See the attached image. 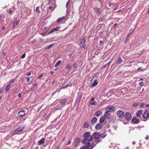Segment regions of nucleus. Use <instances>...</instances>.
I'll list each match as a JSON object with an SVG mask.
<instances>
[{"label":"nucleus","instance_id":"27","mask_svg":"<svg viewBox=\"0 0 149 149\" xmlns=\"http://www.w3.org/2000/svg\"><path fill=\"white\" fill-rule=\"evenodd\" d=\"M99 74V72H97L95 74L94 76L91 79L92 80L95 77L96 78H97Z\"/></svg>","mask_w":149,"mask_h":149},{"label":"nucleus","instance_id":"39","mask_svg":"<svg viewBox=\"0 0 149 149\" xmlns=\"http://www.w3.org/2000/svg\"><path fill=\"white\" fill-rule=\"evenodd\" d=\"M70 0H69L67 2L66 4V7L67 8L68 6V5H69V4L70 3Z\"/></svg>","mask_w":149,"mask_h":149},{"label":"nucleus","instance_id":"46","mask_svg":"<svg viewBox=\"0 0 149 149\" xmlns=\"http://www.w3.org/2000/svg\"><path fill=\"white\" fill-rule=\"evenodd\" d=\"M47 115H46V114L44 116L43 118L45 119V120L47 118Z\"/></svg>","mask_w":149,"mask_h":149},{"label":"nucleus","instance_id":"5","mask_svg":"<svg viewBox=\"0 0 149 149\" xmlns=\"http://www.w3.org/2000/svg\"><path fill=\"white\" fill-rule=\"evenodd\" d=\"M115 108L114 107L111 106L107 107L106 108L105 110L106 111H107L109 112H112L115 110Z\"/></svg>","mask_w":149,"mask_h":149},{"label":"nucleus","instance_id":"6","mask_svg":"<svg viewBox=\"0 0 149 149\" xmlns=\"http://www.w3.org/2000/svg\"><path fill=\"white\" fill-rule=\"evenodd\" d=\"M85 39L84 38H82L80 41V46L83 48H84L86 47V44H85Z\"/></svg>","mask_w":149,"mask_h":149},{"label":"nucleus","instance_id":"3","mask_svg":"<svg viewBox=\"0 0 149 149\" xmlns=\"http://www.w3.org/2000/svg\"><path fill=\"white\" fill-rule=\"evenodd\" d=\"M83 95V93L82 92H80L78 94L77 99L76 100V109H77L79 105L80 100L82 97Z\"/></svg>","mask_w":149,"mask_h":149},{"label":"nucleus","instance_id":"42","mask_svg":"<svg viewBox=\"0 0 149 149\" xmlns=\"http://www.w3.org/2000/svg\"><path fill=\"white\" fill-rule=\"evenodd\" d=\"M26 56V54L25 53L24 54L21 56V58H24Z\"/></svg>","mask_w":149,"mask_h":149},{"label":"nucleus","instance_id":"40","mask_svg":"<svg viewBox=\"0 0 149 149\" xmlns=\"http://www.w3.org/2000/svg\"><path fill=\"white\" fill-rule=\"evenodd\" d=\"M61 21H62V19L61 18H60L57 19L56 22H59Z\"/></svg>","mask_w":149,"mask_h":149},{"label":"nucleus","instance_id":"44","mask_svg":"<svg viewBox=\"0 0 149 149\" xmlns=\"http://www.w3.org/2000/svg\"><path fill=\"white\" fill-rule=\"evenodd\" d=\"M31 74V72H29L27 73V74H26V76H30Z\"/></svg>","mask_w":149,"mask_h":149},{"label":"nucleus","instance_id":"47","mask_svg":"<svg viewBox=\"0 0 149 149\" xmlns=\"http://www.w3.org/2000/svg\"><path fill=\"white\" fill-rule=\"evenodd\" d=\"M143 70V69L141 67H139L137 69V70L138 71H141Z\"/></svg>","mask_w":149,"mask_h":149},{"label":"nucleus","instance_id":"18","mask_svg":"<svg viewBox=\"0 0 149 149\" xmlns=\"http://www.w3.org/2000/svg\"><path fill=\"white\" fill-rule=\"evenodd\" d=\"M132 120L133 122L136 123H138L139 122V120L136 118H133Z\"/></svg>","mask_w":149,"mask_h":149},{"label":"nucleus","instance_id":"7","mask_svg":"<svg viewBox=\"0 0 149 149\" xmlns=\"http://www.w3.org/2000/svg\"><path fill=\"white\" fill-rule=\"evenodd\" d=\"M117 114L118 117L121 119L123 118L124 116V114L122 110L118 111L117 113Z\"/></svg>","mask_w":149,"mask_h":149},{"label":"nucleus","instance_id":"59","mask_svg":"<svg viewBox=\"0 0 149 149\" xmlns=\"http://www.w3.org/2000/svg\"><path fill=\"white\" fill-rule=\"evenodd\" d=\"M71 143V141H69L68 143V145H69Z\"/></svg>","mask_w":149,"mask_h":149},{"label":"nucleus","instance_id":"63","mask_svg":"<svg viewBox=\"0 0 149 149\" xmlns=\"http://www.w3.org/2000/svg\"><path fill=\"white\" fill-rule=\"evenodd\" d=\"M145 139L146 140H148V136H147V137H145Z\"/></svg>","mask_w":149,"mask_h":149},{"label":"nucleus","instance_id":"1","mask_svg":"<svg viewBox=\"0 0 149 149\" xmlns=\"http://www.w3.org/2000/svg\"><path fill=\"white\" fill-rule=\"evenodd\" d=\"M83 136L84 139L81 140L82 143L85 145H90L91 143L89 141H92L93 139V137L90 135V133L89 132H86L83 134Z\"/></svg>","mask_w":149,"mask_h":149},{"label":"nucleus","instance_id":"36","mask_svg":"<svg viewBox=\"0 0 149 149\" xmlns=\"http://www.w3.org/2000/svg\"><path fill=\"white\" fill-rule=\"evenodd\" d=\"M39 7H37L36 8V11L37 12H38V13H40V10L39 9Z\"/></svg>","mask_w":149,"mask_h":149},{"label":"nucleus","instance_id":"22","mask_svg":"<svg viewBox=\"0 0 149 149\" xmlns=\"http://www.w3.org/2000/svg\"><path fill=\"white\" fill-rule=\"evenodd\" d=\"M133 31L134 30L132 29H131L130 30L129 33L128 34L126 39H127L130 36V35L133 32Z\"/></svg>","mask_w":149,"mask_h":149},{"label":"nucleus","instance_id":"53","mask_svg":"<svg viewBox=\"0 0 149 149\" xmlns=\"http://www.w3.org/2000/svg\"><path fill=\"white\" fill-rule=\"evenodd\" d=\"M3 90L2 89L0 88V94H1L3 91Z\"/></svg>","mask_w":149,"mask_h":149},{"label":"nucleus","instance_id":"30","mask_svg":"<svg viewBox=\"0 0 149 149\" xmlns=\"http://www.w3.org/2000/svg\"><path fill=\"white\" fill-rule=\"evenodd\" d=\"M95 146V145H94V143L92 142L91 143V146H89L90 149H92L93 147H94Z\"/></svg>","mask_w":149,"mask_h":149},{"label":"nucleus","instance_id":"34","mask_svg":"<svg viewBox=\"0 0 149 149\" xmlns=\"http://www.w3.org/2000/svg\"><path fill=\"white\" fill-rule=\"evenodd\" d=\"M59 29V27H57L55 28H53V30H54V31H58V29Z\"/></svg>","mask_w":149,"mask_h":149},{"label":"nucleus","instance_id":"43","mask_svg":"<svg viewBox=\"0 0 149 149\" xmlns=\"http://www.w3.org/2000/svg\"><path fill=\"white\" fill-rule=\"evenodd\" d=\"M144 84V82L143 81L139 83V85L141 86H143Z\"/></svg>","mask_w":149,"mask_h":149},{"label":"nucleus","instance_id":"26","mask_svg":"<svg viewBox=\"0 0 149 149\" xmlns=\"http://www.w3.org/2000/svg\"><path fill=\"white\" fill-rule=\"evenodd\" d=\"M97 118L96 117H94L92 118L91 120V123L93 124L97 121Z\"/></svg>","mask_w":149,"mask_h":149},{"label":"nucleus","instance_id":"28","mask_svg":"<svg viewBox=\"0 0 149 149\" xmlns=\"http://www.w3.org/2000/svg\"><path fill=\"white\" fill-rule=\"evenodd\" d=\"M11 84H10V83H9L8 84L6 88V92H7L8 91V90H9L10 87L11 86Z\"/></svg>","mask_w":149,"mask_h":149},{"label":"nucleus","instance_id":"64","mask_svg":"<svg viewBox=\"0 0 149 149\" xmlns=\"http://www.w3.org/2000/svg\"><path fill=\"white\" fill-rule=\"evenodd\" d=\"M117 23L115 24H114V25L113 27H116V26L117 25Z\"/></svg>","mask_w":149,"mask_h":149},{"label":"nucleus","instance_id":"9","mask_svg":"<svg viewBox=\"0 0 149 149\" xmlns=\"http://www.w3.org/2000/svg\"><path fill=\"white\" fill-rule=\"evenodd\" d=\"M25 114L26 111L24 110H21L19 112L18 115L19 117H22L25 116Z\"/></svg>","mask_w":149,"mask_h":149},{"label":"nucleus","instance_id":"19","mask_svg":"<svg viewBox=\"0 0 149 149\" xmlns=\"http://www.w3.org/2000/svg\"><path fill=\"white\" fill-rule=\"evenodd\" d=\"M123 62V61L122 60V58L120 56L118 58L117 60V61L116 62V64H119Z\"/></svg>","mask_w":149,"mask_h":149},{"label":"nucleus","instance_id":"31","mask_svg":"<svg viewBox=\"0 0 149 149\" xmlns=\"http://www.w3.org/2000/svg\"><path fill=\"white\" fill-rule=\"evenodd\" d=\"M61 61H57V63L55 65V67H56L61 63Z\"/></svg>","mask_w":149,"mask_h":149},{"label":"nucleus","instance_id":"29","mask_svg":"<svg viewBox=\"0 0 149 149\" xmlns=\"http://www.w3.org/2000/svg\"><path fill=\"white\" fill-rule=\"evenodd\" d=\"M66 68L69 70H71L72 68V67L71 65H70L69 64H67L66 65Z\"/></svg>","mask_w":149,"mask_h":149},{"label":"nucleus","instance_id":"8","mask_svg":"<svg viewBox=\"0 0 149 149\" xmlns=\"http://www.w3.org/2000/svg\"><path fill=\"white\" fill-rule=\"evenodd\" d=\"M124 117L127 120L129 121L131 118V114L130 112H127L125 114Z\"/></svg>","mask_w":149,"mask_h":149},{"label":"nucleus","instance_id":"37","mask_svg":"<svg viewBox=\"0 0 149 149\" xmlns=\"http://www.w3.org/2000/svg\"><path fill=\"white\" fill-rule=\"evenodd\" d=\"M132 105L134 107H136L139 104L137 103H133Z\"/></svg>","mask_w":149,"mask_h":149},{"label":"nucleus","instance_id":"25","mask_svg":"<svg viewBox=\"0 0 149 149\" xmlns=\"http://www.w3.org/2000/svg\"><path fill=\"white\" fill-rule=\"evenodd\" d=\"M111 61H110V62H109L108 63H107L105 65L103 66V68H108L109 67V65H110V64H111Z\"/></svg>","mask_w":149,"mask_h":149},{"label":"nucleus","instance_id":"15","mask_svg":"<svg viewBox=\"0 0 149 149\" xmlns=\"http://www.w3.org/2000/svg\"><path fill=\"white\" fill-rule=\"evenodd\" d=\"M91 83V86L93 87H94L96 86L98 84V82L97 81L96 79H95L93 81V82Z\"/></svg>","mask_w":149,"mask_h":149},{"label":"nucleus","instance_id":"55","mask_svg":"<svg viewBox=\"0 0 149 149\" xmlns=\"http://www.w3.org/2000/svg\"><path fill=\"white\" fill-rule=\"evenodd\" d=\"M97 14H99L100 13V10H98L97 11Z\"/></svg>","mask_w":149,"mask_h":149},{"label":"nucleus","instance_id":"48","mask_svg":"<svg viewBox=\"0 0 149 149\" xmlns=\"http://www.w3.org/2000/svg\"><path fill=\"white\" fill-rule=\"evenodd\" d=\"M73 67L74 68H77V64L75 63H74L73 64Z\"/></svg>","mask_w":149,"mask_h":149},{"label":"nucleus","instance_id":"56","mask_svg":"<svg viewBox=\"0 0 149 149\" xmlns=\"http://www.w3.org/2000/svg\"><path fill=\"white\" fill-rule=\"evenodd\" d=\"M49 9L51 10L53 8V7L52 6H50L48 8Z\"/></svg>","mask_w":149,"mask_h":149},{"label":"nucleus","instance_id":"32","mask_svg":"<svg viewBox=\"0 0 149 149\" xmlns=\"http://www.w3.org/2000/svg\"><path fill=\"white\" fill-rule=\"evenodd\" d=\"M80 142V139L78 138L76 139L75 140V142L77 143Z\"/></svg>","mask_w":149,"mask_h":149},{"label":"nucleus","instance_id":"14","mask_svg":"<svg viewBox=\"0 0 149 149\" xmlns=\"http://www.w3.org/2000/svg\"><path fill=\"white\" fill-rule=\"evenodd\" d=\"M101 123H97L95 126V128L96 129L100 130L102 127V126Z\"/></svg>","mask_w":149,"mask_h":149},{"label":"nucleus","instance_id":"38","mask_svg":"<svg viewBox=\"0 0 149 149\" xmlns=\"http://www.w3.org/2000/svg\"><path fill=\"white\" fill-rule=\"evenodd\" d=\"M144 104H143V103H141L140 106V107L141 108H143Z\"/></svg>","mask_w":149,"mask_h":149},{"label":"nucleus","instance_id":"62","mask_svg":"<svg viewBox=\"0 0 149 149\" xmlns=\"http://www.w3.org/2000/svg\"><path fill=\"white\" fill-rule=\"evenodd\" d=\"M21 96V94L20 93L18 95V96L19 97H20Z\"/></svg>","mask_w":149,"mask_h":149},{"label":"nucleus","instance_id":"10","mask_svg":"<svg viewBox=\"0 0 149 149\" xmlns=\"http://www.w3.org/2000/svg\"><path fill=\"white\" fill-rule=\"evenodd\" d=\"M143 117L144 119H146L149 117V114L148 110H146L143 113Z\"/></svg>","mask_w":149,"mask_h":149},{"label":"nucleus","instance_id":"45","mask_svg":"<svg viewBox=\"0 0 149 149\" xmlns=\"http://www.w3.org/2000/svg\"><path fill=\"white\" fill-rule=\"evenodd\" d=\"M44 74H42L40 75L38 77V79H40L41 77Z\"/></svg>","mask_w":149,"mask_h":149},{"label":"nucleus","instance_id":"57","mask_svg":"<svg viewBox=\"0 0 149 149\" xmlns=\"http://www.w3.org/2000/svg\"><path fill=\"white\" fill-rule=\"evenodd\" d=\"M61 107H58L57 109V110H61Z\"/></svg>","mask_w":149,"mask_h":149},{"label":"nucleus","instance_id":"35","mask_svg":"<svg viewBox=\"0 0 149 149\" xmlns=\"http://www.w3.org/2000/svg\"><path fill=\"white\" fill-rule=\"evenodd\" d=\"M105 19V17L104 16L102 17L100 19V21L101 22H103Z\"/></svg>","mask_w":149,"mask_h":149},{"label":"nucleus","instance_id":"41","mask_svg":"<svg viewBox=\"0 0 149 149\" xmlns=\"http://www.w3.org/2000/svg\"><path fill=\"white\" fill-rule=\"evenodd\" d=\"M69 86V85L68 84H67L66 86H65V87H62L61 88V89H64V88H66V87H67L68 86Z\"/></svg>","mask_w":149,"mask_h":149},{"label":"nucleus","instance_id":"13","mask_svg":"<svg viewBox=\"0 0 149 149\" xmlns=\"http://www.w3.org/2000/svg\"><path fill=\"white\" fill-rule=\"evenodd\" d=\"M89 126V124L88 123V121H86L84 123V125L83 126V128H86L88 127Z\"/></svg>","mask_w":149,"mask_h":149},{"label":"nucleus","instance_id":"60","mask_svg":"<svg viewBox=\"0 0 149 149\" xmlns=\"http://www.w3.org/2000/svg\"><path fill=\"white\" fill-rule=\"evenodd\" d=\"M118 7H115V8H114L113 9V10H117L118 8Z\"/></svg>","mask_w":149,"mask_h":149},{"label":"nucleus","instance_id":"21","mask_svg":"<svg viewBox=\"0 0 149 149\" xmlns=\"http://www.w3.org/2000/svg\"><path fill=\"white\" fill-rule=\"evenodd\" d=\"M105 118L104 117V116H102L100 119V120H99L100 123H103L104 122V121L105 120Z\"/></svg>","mask_w":149,"mask_h":149},{"label":"nucleus","instance_id":"58","mask_svg":"<svg viewBox=\"0 0 149 149\" xmlns=\"http://www.w3.org/2000/svg\"><path fill=\"white\" fill-rule=\"evenodd\" d=\"M3 55L4 56H5L6 55V53L5 52H3Z\"/></svg>","mask_w":149,"mask_h":149},{"label":"nucleus","instance_id":"24","mask_svg":"<svg viewBox=\"0 0 149 149\" xmlns=\"http://www.w3.org/2000/svg\"><path fill=\"white\" fill-rule=\"evenodd\" d=\"M102 113L101 111H99L96 113L95 116H99Z\"/></svg>","mask_w":149,"mask_h":149},{"label":"nucleus","instance_id":"20","mask_svg":"<svg viewBox=\"0 0 149 149\" xmlns=\"http://www.w3.org/2000/svg\"><path fill=\"white\" fill-rule=\"evenodd\" d=\"M19 23V22L17 21H15L13 23V29H15L16 27V26Z\"/></svg>","mask_w":149,"mask_h":149},{"label":"nucleus","instance_id":"17","mask_svg":"<svg viewBox=\"0 0 149 149\" xmlns=\"http://www.w3.org/2000/svg\"><path fill=\"white\" fill-rule=\"evenodd\" d=\"M136 116L138 118H139L142 114V110L139 111L136 113Z\"/></svg>","mask_w":149,"mask_h":149},{"label":"nucleus","instance_id":"23","mask_svg":"<svg viewBox=\"0 0 149 149\" xmlns=\"http://www.w3.org/2000/svg\"><path fill=\"white\" fill-rule=\"evenodd\" d=\"M67 101V99L66 98H65L64 99H63L61 100L60 101V103L61 105L63 104L64 103L66 102Z\"/></svg>","mask_w":149,"mask_h":149},{"label":"nucleus","instance_id":"52","mask_svg":"<svg viewBox=\"0 0 149 149\" xmlns=\"http://www.w3.org/2000/svg\"><path fill=\"white\" fill-rule=\"evenodd\" d=\"M30 80L29 77H28L26 81L28 82H29L30 81Z\"/></svg>","mask_w":149,"mask_h":149},{"label":"nucleus","instance_id":"2","mask_svg":"<svg viewBox=\"0 0 149 149\" xmlns=\"http://www.w3.org/2000/svg\"><path fill=\"white\" fill-rule=\"evenodd\" d=\"M107 134H101L99 132H94L92 136L95 139V141L97 143L100 142L102 141V139L105 138Z\"/></svg>","mask_w":149,"mask_h":149},{"label":"nucleus","instance_id":"33","mask_svg":"<svg viewBox=\"0 0 149 149\" xmlns=\"http://www.w3.org/2000/svg\"><path fill=\"white\" fill-rule=\"evenodd\" d=\"M53 45V44H52L50 45L49 46L45 48V49H49L51 48V47H52Z\"/></svg>","mask_w":149,"mask_h":149},{"label":"nucleus","instance_id":"49","mask_svg":"<svg viewBox=\"0 0 149 149\" xmlns=\"http://www.w3.org/2000/svg\"><path fill=\"white\" fill-rule=\"evenodd\" d=\"M14 80H15L14 79H13L11 80H10V84H11L14 81Z\"/></svg>","mask_w":149,"mask_h":149},{"label":"nucleus","instance_id":"54","mask_svg":"<svg viewBox=\"0 0 149 149\" xmlns=\"http://www.w3.org/2000/svg\"><path fill=\"white\" fill-rule=\"evenodd\" d=\"M100 44H102L103 43V42L102 40H100L99 42Z\"/></svg>","mask_w":149,"mask_h":149},{"label":"nucleus","instance_id":"11","mask_svg":"<svg viewBox=\"0 0 149 149\" xmlns=\"http://www.w3.org/2000/svg\"><path fill=\"white\" fill-rule=\"evenodd\" d=\"M95 98L94 97H92L91 98V102H90V104L91 105H96L97 102H96L94 100Z\"/></svg>","mask_w":149,"mask_h":149},{"label":"nucleus","instance_id":"16","mask_svg":"<svg viewBox=\"0 0 149 149\" xmlns=\"http://www.w3.org/2000/svg\"><path fill=\"white\" fill-rule=\"evenodd\" d=\"M45 141V139L44 138H42L40 140L38 141V144L39 145H41L42 144H43L44 143Z\"/></svg>","mask_w":149,"mask_h":149},{"label":"nucleus","instance_id":"61","mask_svg":"<svg viewBox=\"0 0 149 149\" xmlns=\"http://www.w3.org/2000/svg\"><path fill=\"white\" fill-rule=\"evenodd\" d=\"M61 19H62V20H63L64 18H65V17H61Z\"/></svg>","mask_w":149,"mask_h":149},{"label":"nucleus","instance_id":"51","mask_svg":"<svg viewBox=\"0 0 149 149\" xmlns=\"http://www.w3.org/2000/svg\"><path fill=\"white\" fill-rule=\"evenodd\" d=\"M37 86V84L36 83H35L33 84V86L35 87Z\"/></svg>","mask_w":149,"mask_h":149},{"label":"nucleus","instance_id":"4","mask_svg":"<svg viewBox=\"0 0 149 149\" xmlns=\"http://www.w3.org/2000/svg\"><path fill=\"white\" fill-rule=\"evenodd\" d=\"M25 127V125L22 126H20L14 130L13 132V133L14 134H17L18 132L22 131V130L24 129Z\"/></svg>","mask_w":149,"mask_h":149},{"label":"nucleus","instance_id":"12","mask_svg":"<svg viewBox=\"0 0 149 149\" xmlns=\"http://www.w3.org/2000/svg\"><path fill=\"white\" fill-rule=\"evenodd\" d=\"M109 112H107V111H106V112L105 113L104 115L103 116H104V117L105 118H106L107 119H108L110 118V113H108Z\"/></svg>","mask_w":149,"mask_h":149},{"label":"nucleus","instance_id":"50","mask_svg":"<svg viewBox=\"0 0 149 149\" xmlns=\"http://www.w3.org/2000/svg\"><path fill=\"white\" fill-rule=\"evenodd\" d=\"M54 31V30H53V29H52V30L50 31L49 32V33H48V34L51 33H53Z\"/></svg>","mask_w":149,"mask_h":149}]
</instances>
